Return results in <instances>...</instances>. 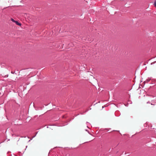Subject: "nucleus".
<instances>
[{"label":"nucleus","mask_w":156,"mask_h":156,"mask_svg":"<svg viewBox=\"0 0 156 156\" xmlns=\"http://www.w3.org/2000/svg\"><path fill=\"white\" fill-rule=\"evenodd\" d=\"M11 20L13 22H15L16 21H15L13 19L11 18Z\"/></svg>","instance_id":"7ed1b4c3"},{"label":"nucleus","mask_w":156,"mask_h":156,"mask_svg":"<svg viewBox=\"0 0 156 156\" xmlns=\"http://www.w3.org/2000/svg\"><path fill=\"white\" fill-rule=\"evenodd\" d=\"M11 73H13L12 72H11Z\"/></svg>","instance_id":"20e7f679"},{"label":"nucleus","mask_w":156,"mask_h":156,"mask_svg":"<svg viewBox=\"0 0 156 156\" xmlns=\"http://www.w3.org/2000/svg\"><path fill=\"white\" fill-rule=\"evenodd\" d=\"M15 23H16V25L21 26V24L19 23L17 21H16Z\"/></svg>","instance_id":"f257e3e1"},{"label":"nucleus","mask_w":156,"mask_h":156,"mask_svg":"<svg viewBox=\"0 0 156 156\" xmlns=\"http://www.w3.org/2000/svg\"><path fill=\"white\" fill-rule=\"evenodd\" d=\"M154 5V6L156 7V0L155 1Z\"/></svg>","instance_id":"f03ea898"}]
</instances>
